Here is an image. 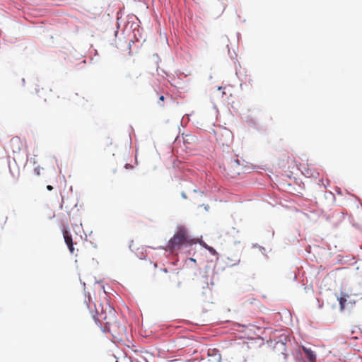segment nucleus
<instances>
[{
  "instance_id": "1",
  "label": "nucleus",
  "mask_w": 362,
  "mask_h": 362,
  "mask_svg": "<svg viewBox=\"0 0 362 362\" xmlns=\"http://www.w3.org/2000/svg\"><path fill=\"white\" fill-rule=\"evenodd\" d=\"M196 244L194 239L189 234L184 226H178L175 234L168 240L167 247L170 250H177Z\"/></svg>"
},
{
  "instance_id": "2",
  "label": "nucleus",
  "mask_w": 362,
  "mask_h": 362,
  "mask_svg": "<svg viewBox=\"0 0 362 362\" xmlns=\"http://www.w3.org/2000/svg\"><path fill=\"white\" fill-rule=\"evenodd\" d=\"M271 344L275 352L282 354L284 359L286 361L289 356L288 351V344H291L290 337L286 334H281L271 340Z\"/></svg>"
},
{
  "instance_id": "3",
  "label": "nucleus",
  "mask_w": 362,
  "mask_h": 362,
  "mask_svg": "<svg viewBox=\"0 0 362 362\" xmlns=\"http://www.w3.org/2000/svg\"><path fill=\"white\" fill-rule=\"evenodd\" d=\"M291 353L294 358L299 362H304L305 358L308 362H316V354L311 349V348L301 346L298 347V349H296L294 353L292 351Z\"/></svg>"
},
{
  "instance_id": "4",
  "label": "nucleus",
  "mask_w": 362,
  "mask_h": 362,
  "mask_svg": "<svg viewBox=\"0 0 362 362\" xmlns=\"http://www.w3.org/2000/svg\"><path fill=\"white\" fill-rule=\"evenodd\" d=\"M62 232L63 234V238L64 239V242L70 252L71 254L74 253V242L72 238V235L70 232V229L68 226L62 225Z\"/></svg>"
},
{
  "instance_id": "5",
  "label": "nucleus",
  "mask_w": 362,
  "mask_h": 362,
  "mask_svg": "<svg viewBox=\"0 0 362 362\" xmlns=\"http://www.w3.org/2000/svg\"><path fill=\"white\" fill-rule=\"evenodd\" d=\"M131 28L133 33V39L130 40L132 42H138L142 37L143 28L139 26L137 23L133 22L131 24Z\"/></svg>"
},
{
  "instance_id": "6",
  "label": "nucleus",
  "mask_w": 362,
  "mask_h": 362,
  "mask_svg": "<svg viewBox=\"0 0 362 362\" xmlns=\"http://www.w3.org/2000/svg\"><path fill=\"white\" fill-rule=\"evenodd\" d=\"M245 121L247 124V125L258 132L264 131V129L262 126H261L257 121V119L251 115H247L245 117Z\"/></svg>"
},
{
  "instance_id": "7",
  "label": "nucleus",
  "mask_w": 362,
  "mask_h": 362,
  "mask_svg": "<svg viewBox=\"0 0 362 362\" xmlns=\"http://www.w3.org/2000/svg\"><path fill=\"white\" fill-rule=\"evenodd\" d=\"M208 356L211 358L214 362H221V355L217 349H209L208 351Z\"/></svg>"
},
{
  "instance_id": "8",
  "label": "nucleus",
  "mask_w": 362,
  "mask_h": 362,
  "mask_svg": "<svg viewBox=\"0 0 362 362\" xmlns=\"http://www.w3.org/2000/svg\"><path fill=\"white\" fill-rule=\"evenodd\" d=\"M349 295L346 293H344L343 292L341 293V296L339 297H337V300L339 303L340 310L342 311L344 310L346 307V303L347 301V298H349Z\"/></svg>"
},
{
  "instance_id": "9",
  "label": "nucleus",
  "mask_w": 362,
  "mask_h": 362,
  "mask_svg": "<svg viewBox=\"0 0 362 362\" xmlns=\"http://www.w3.org/2000/svg\"><path fill=\"white\" fill-rule=\"evenodd\" d=\"M201 245L204 247L205 249H206L209 253L212 255H218V252H216V249L214 247H213L212 246H210L209 245H207L205 242L204 241H202V243H200Z\"/></svg>"
},
{
  "instance_id": "10",
  "label": "nucleus",
  "mask_w": 362,
  "mask_h": 362,
  "mask_svg": "<svg viewBox=\"0 0 362 362\" xmlns=\"http://www.w3.org/2000/svg\"><path fill=\"white\" fill-rule=\"evenodd\" d=\"M243 327H246L248 331L250 332H252L254 333L255 334L257 335L258 334L256 332V330H257L258 332H261L262 331V328L260 327H257L256 326H254V325H249L247 327L245 326V325H241Z\"/></svg>"
},
{
  "instance_id": "11",
  "label": "nucleus",
  "mask_w": 362,
  "mask_h": 362,
  "mask_svg": "<svg viewBox=\"0 0 362 362\" xmlns=\"http://www.w3.org/2000/svg\"><path fill=\"white\" fill-rule=\"evenodd\" d=\"M252 247L253 248H258V250H259V252L267 259L268 258V255H267L266 253V249L264 247L262 246V245H259V244L257 243H253L252 245Z\"/></svg>"
},
{
  "instance_id": "12",
  "label": "nucleus",
  "mask_w": 362,
  "mask_h": 362,
  "mask_svg": "<svg viewBox=\"0 0 362 362\" xmlns=\"http://www.w3.org/2000/svg\"><path fill=\"white\" fill-rule=\"evenodd\" d=\"M241 165V160L238 158H233L230 160V167L233 169L234 171L236 170V168Z\"/></svg>"
},
{
  "instance_id": "13",
  "label": "nucleus",
  "mask_w": 362,
  "mask_h": 362,
  "mask_svg": "<svg viewBox=\"0 0 362 362\" xmlns=\"http://www.w3.org/2000/svg\"><path fill=\"white\" fill-rule=\"evenodd\" d=\"M195 141V136L191 134H187L185 137H183L184 144H191Z\"/></svg>"
},
{
  "instance_id": "14",
  "label": "nucleus",
  "mask_w": 362,
  "mask_h": 362,
  "mask_svg": "<svg viewBox=\"0 0 362 362\" xmlns=\"http://www.w3.org/2000/svg\"><path fill=\"white\" fill-rule=\"evenodd\" d=\"M119 11H118V12L117 13V30H116L115 31V33H114V35H115V37H117V34H118V30H119V26H120L119 23V18H120L119 17Z\"/></svg>"
},
{
  "instance_id": "15",
  "label": "nucleus",
  "mask_w": 362,
  "mask_h": 362,
  "mask_svg": "<svg viewBox=\"0 0 362 362\" xmlns=\"http://www.w3.org/2000/svg\"><path fill=\"white\" fill-rule=\"evenodd\" d=\"M225 135L226 137L231 138V139L233 138L232 132L227 129H225Z\"/></svg>"
},
{
  "instance_id": "16",
  "label": "nucleus",
  "mask_w": 362,
  "mask_h": 362,
  "mask_svg": "<svg viewBox=\"0 0 362 362\" xmlns=\"http://www.w3.org/2000/svg\"><path fill=\"white\" fill-rule=\"evenodd\" d=\"M199 206H203L206 211H209V210L210 209V206L209 204H200Z\"/></svg>"
},
{
  "instance_id": "17",
  "label": "nucleus",
  "mask_w": 362,
  "mask_h": 362,
  "mask_svg": "<svg viewBox=\"0 0 362 362\" xmlns=\"http://www.w3.org/2000/svg\"><path fill=\"white\" fill-rule=\"evenodd\" d=\"M34 173L37 175H40V168L39 166L34 168Z\"/></svg>"
},
{
  "instance_id": "18",
  "label": "nucleus",
  "mask_w": 362,
  "mask_h": 362,
  "mask_svg": "<svg viewBox=\"0 0 362 362\" xmlns=\"http://www.w3.org/2000/svg\"><path fill=\"white\" fill-rule=\"evenodd\" d=\"M256 168H260L262 170H267L268 169V168L267 167V165H263V166H255L253 168V169H256Z\"/></svg>"
},
{
  "instance_id": "19",
  "label": "nucleus",
  "mask_w": 362,
  "mask_h": 362,
  "mask_svg": "<svg viewBox=\"0 0 362 362\" xmlns=\"http://www.w3.org/2000/svg\"><path fill=\"white\" fill-rule=\"evenodd\" d=\"M228 54H230V57L233 59H235L237 57V54L234 52L233 55L230 54V50L228 49Z\"/></svg>"
},
{
  "instance_id": "20",
  "label": "nucleus",
  "mask_w": 362,
  "mask_h": 362,
  "mask_svg": "<svg viewBox=\"0 0 362 362\" xmlns=\"http://www.w3.org/2000/svg\"><path fill=\"white\" fill-rule=\"evenodd\" d=\"M193 192L194 193H199L202 196L204 194V192L203 191H201V190H199V189H194L193 190Z\"/></svg>"
},
{
  "instance_id": "21",
  "label": "nucleus",
  "mask_w": 362,
  "mask_h": 362,
  "mask_svg": "<svg viewBox=\"0 0 362 362\" xmlns=\"http://www.w3.org/2000/svg\"><path fill=\"white\" fill-rule=\"evenodd\" d=\"M240 262V259H238L235 260V263L230 264V267L235 266V265L238 264Z\"/></svg>"
},
{
  "instance_id": "22",
  "label": "nucleus",
  "mask_w": 362,
  "mask_h": 362,
  "mask_svg": "<svg viewBox=\"0 0 362 362\" xmlns=\"http://www.w3.org/2000/svg\"><path fill=\"white\" fill-rule=\"evenodd\" d=\"M181 197H182L183 199H187V196L186 193H185L184 191H182V192H181Z\"/></svg>"
},
{
  "instance_id": "23",
  "label": "nucleus",
  "mask_w": 362,
  "mask_h": 362,
  "mask_svg": "<svg viewBox=\"0 0 362 362\" xmlns=\"http://www.w3.org/2000/svg\"><path fill=\"white\" fill-rule=\"evenodd\" d=\"M332 217V216L331 214H328V215H326V216H325V219H326L327 221H329Z\"/></svg>"
},
{
  "instance_id": "24",
  "label": "nucleus",
  "mask_w": 362,
  "mask_h": 362,
  "mask_svg": "<svg viewBox=\"0 0 362 362\" xmlns=\"http://www.w3.org/2000/svg\"><path fill=\"white\" fill-rule=\"evenodd\" d=\"M46 188L48 191H52L53 189V187L50 185H47Z\"/></svg>"
},
{
  "instance_id": "25",
  "label": "nucleus",
  "mask_w": 362,
  "mask_h": 362,
  "mask_svg": "<svg viewBox=\"0 0 362 362\" xmlns=\"http://www.w3.org/2000/svg\"><path fill=\"white\" fill-rule=\"evenodd\" d=\"M35 93H36L37 94H38V93H39V91H40L39 85H36V87H35Z\"/></svg>"
},
{
  "instance_id": "26",
  "label": "nucleus",
  "mask_w": 362,
  "mask_h": 362,
  "mask_svg": "<svg viewBox=\"0 0 362 362\" xmlns=\"http://www.w3.org/2000/svg\"><path fill=\"white\" fill-rule=\"evenodd\" d=\"M240 36H241L240 33H237V39H238V40H240Z\"/></svg>"
},
{
  "instance_id": "27",
  "label": "nucleus",
  "mask_w": 362,
  "mask_h": 362,
  "mask_svg": "<svg viewBox=\"0 0 362 362\" xmlns=\"http://www.w3.org/2000/svg\"><path fill=\"white\" fill-rule=\"evenodd\" d=\"M164 99H165V98H164V96H163V95H160V96L159 97V100L163 101V100H164Z\"/></svg>"
},
{
  "instance_id": "28",
  "label": "nucleus",
  "mask_w": 362,
  "mask_h": 362,
  "mask_svg": "<svg viewBox=\"0 0 362 362\" xmlns=\"http://www.w3.org/2000/svg\"><path fill=\"white\" fill-rule=\"evenodd\" d=\"M189 260L193 262H196V259L192 257L189 258Z\"/></svg>"
},
{
  "instance_id": "29",
  "label": "nucleus",
  "mask_w": 362,
  "mask_h": 362,
  "mask_svg": "<svg viewBox=\"0 0 362 362\" xmlns=\"http://www.w3.org/2000/svg\"><path fill=\"white\" fill-rule=\"evenodd\" d=\"M94 55L95 56L98 55V52L97 49H94Z\"/></svg>"
},
{
  "instance_id": "30",
  "label": "nucleus",
  "mask_w": 362,
  "mask_h": 362,
  "mask_svg": "<svg viewBox=\"0 0 362 362\" xmlns=\"http://www.w3.org/2000/svg\"><path fill=\"white\" fill-rule=\"evenodd\" d=\"M22 83H23V86H24L25 83V81L24 78H22Z\"/></svg>"
},
{
  "instance_id": "31",
  "label": "nucleus",
  "mask_w": 362,
  "mask_h": 362,
  "mask_svg": "<svg viewBox=\"0 0 362 362\" xmlns=\"http://www.w3.org/2000/svg\"><path fill=\"white\" fill-rule=\"evenodd\" d=\"M93 320H94L95 322H98V320L95 317V315H93Z\"/></svg>"
},
{
  "instance_id": "32",
  "label": "nucleus",
  "mask_w": 362,
  "mask_h": 362,
  "mask_svg": "<svg viewBox=\"0 0 362 362\" xmlns=\"http://www.w3.org/2000/svg\"><path fill=\"white\" fill-rule=\"evenodd\" d=\"M223 88L222 86H218V90H222Z\"/></svg>"
},
{
  "instance_id": "33",
  "label": "nucleus",
  "mask_w": 362,
  "mask_h": 362,
  "mask_svg": "<svg viewBox=\"0 0 362 362\" xmlns=\"http://www.w3.org/2000/svg\"><path fill=\"white\" fill-rule=\"evenodd\" d=\"M232 230H233V231H234V232H236V233H238V230H235V228H233V227L232 228Z\"/></svg>"
},
{
  "instance_id": "34",
  "label": "nucleus",
  "mask_w": 362,
  "mask_h": 362,
  "mask_svg": "<svg viewBox=\"0 0 362 362\" xmlns=\"http://www.w3.org/2000/svg\"><path fill=\"white\" fill-rule=\"evenodd\" d=\"M337 192L338 194H341V189H339V190H337Z\"/></svg>"
},
{
  "instance_id": "35",
  "label": "nucleus",
  "mask_w": 362,
  "mask_h": 362,
  "mask_svg": "<svg viewBox=\"0 0 362 362\" xmlns=\"http://www.w3.org/2000/svg\"><path fill=\"white\" fill-rule=\"evenodd\" d=\"M93 61H94L93 57H90V62H93Z\"/></svg>"
},
{
  "instance_id": "36",
  "label": "nucleus",
  "mask_w": 362,
  "mask_h": 362,
  "mask_svg": "<svg viewBox=\"0 0 362 362\" xmlns=\"http://www.w3.org/2000/svg\"><path fill=\"white\" fill-rule=\"evenodd\" d=\"M8 167H10V165H9V164H8ZM9 171H10V173L12 174V171H11V168H9Z\"/></svg>"
},
{
  "instance_id": "37",
  "label": "nucleus",
  "mask_w": 362,
  "mask_h": 362,
  "mask_svg": "<svg viewBox=\"0 0 362 362\" xmlns=\"http://www.w3.org/2000/svg\"><path fill=\"white\" fill-rule=\"evenodd\" d=\"M228 259L230 260V261H233V259H230V257H228Z\"/></svg>"
},
{
  "instance_id": "38",
  "label": "nucleus",
  "mask_w": 362,
  "mask_h": 362,
  "mask_svg": "<svg viewBox=\"0 0 362 362\" xmlns=\"http://www.w3.org/2000/svg\"><path fill=\"white\" fill-rule=\"evenodd\" d=\"M351 334H354V333H355V330H351Z\"/></svg>"
},
{
  "instance_id": "39",
  "label": "nucleus",
  "mask_w": 362,
  "mask_h": 362,
  "mask_svg": "<svg viewBox=\"0 0 362 362\" xmlns=\"http://www.w3.org/2000/svg\"><path fill=\"white\" fill-rule=\"evenodd\" d=\"M211 78H212V76H211V75H210V76H209V79H211Z\"/></svg>"
},
{
  "instance_id": "40",
  "label": "nucleus",
  "mask_w": 362,
  "mask_h": 362,
  "mask_svg": "<svg viewBox=\"0 0 362 362\" xmlns=\"http://www.w3.org/2000/svg\"><path fill=\"white\" fill-rule=\"evenodd\" d=\"M236 173H237L238 175H240V172H239V171H238V170L236 171Z\"/></svg>"
}]
</instances>
